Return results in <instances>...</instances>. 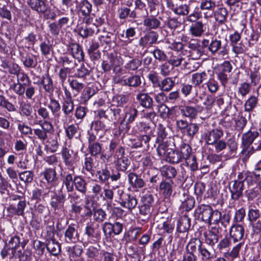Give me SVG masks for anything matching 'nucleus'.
<instances>
[{"mask_svg":"<svg viewBox=\"0 0 261 261\" xmlns=\"http://www.w3.org/2000/svg\"><path fill=\"white\" fill-rule=\"evenodd\" d=\"M244 228L241 224H236L231 226L229 231L230 238L233 244H237L229 253V255L231 257H237L244 245Z\"/></svg>","mask_w":261,"mask_h":261,"instance_id":"1","label":"nucleus"},{"mask_svg":"<svg viewBox=\"0 0 261 261\" xmlns=\"http://www.w3.org/2000/svg\"><path fill=\"white\" fill-rule=\"evenodd\" d=\"M198 102L197 99L193 101L189 100L187 105L179 107L180 114L184 117L193 119L196 118L199 113H201L203 110V107L200 105L193 106L192 103H196Z\"/></svg>","mask_w":261,"mask_h":261,"instance_id":"2","label":"nucleus"},{"mask_svg":"<svg viewBox=\"0 0 261 261\" xmlns=\"http://www.w3.org/2000/svg\"><path fill=\"white\" fill-rule=\"evenodd\" d=\"M54 133V127L53 124L48 121L44 120L40 124V128L34 129V133L37 138L44 142L48 138L47 135Z\"/></svg>","mask_w":261,"mask_h":261,"instance_id":"3","label":"nucleus"},{"mask_svg":"<svg viewBox=\"0 0 261 261\" xmlns=\"http://www.w3.org/2000/svg\"><path fill=\"white\" fill-rule=\"evenodd\" d=\"M204 48H207L212 55L215 56L222 48V41L216 37H212L211 40L204 39L201 42Z\"/></svg>","mask_w":261,"mask_h":261,"instance_id":"4","label":"nucleus"},{"mask_svg":"<svg viewBox=\"0 0 261 261\" xmlns=\"http://www.w3.org/2000/svg\"><path fill=\"white\" fill-rule=\"evenodd\" d=\"M244 184L243 180H234L231 181L229 185V190L231 193V199L238 200L243 196Z\"/></svg>","mask_w":261,"mask_h":261,"instance_id":"5","label":"nucleus"},{"mask_svg":"<svg viewBox=\"0 0 261 261\" xmlns=\"http://www.w3.org/2000/svg\"><path fill=\"white\" fill-rule=\"evenodd\" d=\"M232 65L230 62L224 61L219 67V71L217 73V76L221 84L225 87L228 82V74L231 71Z\"/></svg>","mask_w":261,"mask_h":261,"instance_id":"6","label":"nucleus"},{"mask_svg":"<svg viewBox=\"0 0 261 261\" xmlns=\"http://www.w3.org/2000/svg\"><path fill=\"white\" fill-rule=\"evenodd\" d=\"M176 187L174 182L171 179H165L161 181L159 186V190L164 198L169 199Z\"/></svg>","mask_w":261,"mask_h":261,"instance_id":"7","label":"nucleus"},{"mask_svg":"<svg viewBox=\"0 0 261 261\" xmlns=\"http://www.w3.org/2000/svg\"><path fill=\"white\" fill-rule=\"evenodd\" d=\"M223 136V132L219 129H212L203 134V138L207 145H213Z\"/></svg>","mask_w":261,"mask_h":261,"instance_id":"8","label":"nucleus"},{"mask_svg":"<svg viewBox=\"0 0 261 261\" xmlns=\"http://www.w3.org/2000/svg\"><path fill=\"white\" fill-rule=\"evenodd\" d=\"M212 211L213 209L211 206L202 204L196 208L195 211V215H197L198 219H201L203 222L210 223Z\"/></svg>","mask_w":261,"mask_h":261,"instance_id":"9","label":"nucleus"},{"mask_svg":"<svg viewBox=\"0 0 261 261\" xmlns=\"http://www.w3.org/2000/svg\"><path fill=\"white\" fill-rule=\"evenodd\" d=\"M85 234L94 240L101 239V230L98 224L94 222L89 223L85 227Z\"/></svg>","mask_w":261,"mask_h":261,"instance_id":"10","label":"nucleus"},{"mask_svg":"<svg viewBox=\"0 0 261 261\" xmlns=\"http://www.w3.org/2000/svg\"><path fill=\"white\" fill-rule=\"evenodd\" d=\"M128 182L130 187L138 191L146 185L145 181L136 173L131 172L127 174Z\"/></svg>","mask_w":261,"mask_h":261,"instance_id":"11","label":"nucleus"},{"mask_svg":"<svg viewBox=\"0 0 261 261\" xmlns=\"http://www.w3.org/2000/svg\"><path fill=\"white\" fill-rule=\"evenodd\" d=\"M80 234L74 224L68 226L64 232L65 241L67 243H75L79 240Z\"/></svg>","mask_w":261,"mask_h":261,"instance_id":"12","label":"nucleus"},{"mask_svg":"<svg viewBox=\"0 0 261 261\" xmlns=\"http://www.w3.org/2000/svg\"><path fill=\"white\" fill-rule=\"evenodd\" d=\"M188 47L190 49L191 56L194 59H199L204 54V47L200 45L197 40H190L188 43Z\"/></svg>","mask_w":261,"mask_h":261,"instance_id":"13","label":"nucleus"},{"mask_svg":"<svg viewBox=\"0 0 261 261\" xmlns=\"http://www.w3.org/2000/svg\"><path fill=\"white\" fill-rule=\"evenodd\" d=\"M67 50L73 58L78 61H82L84 59V54L82 46L76 43H70L67 45Z\"/></svg>","mask_w":261,"mask_h":261,"instance_id":"14","label":"nucleus"},{"mask_svg":"<svg viewBox=\"0 0 261 261\" xmlns=\"http://www.w3.org/2000/svg\"><path fill=\"white\" fill-rule=\"evenodd\" d=\"M136 99L140 106L142 107L151 109L153 107V99L147 93L140 92L136 95Z\"/></svg>","mask_w":261,"mask_h":261,"instance_id":"15","label":"nucleus"},{"mask_svg":"<svg viewBox=\"0 0 261 261\" xmlns=\"http://www.w3.org/2000/svg\"><path fill=\"white\" fill-rule=\"evenodd\" d=\"M118 17L120 19H125L127 18L135 19L138 17L136 9H131L129 7L123 6L118 10Z\"/></svg>","mask_w":261,"mask_h":261,"instance_id":"16","label":"nucleus"},{"mask_svg":"<svg viewBox=\"0 0 261 261\" xmlns=\"http://www.w3.org/2000/svg\"><path fill=\"white\" fill-rule=\"evenodd\" d=\"M119 204L128 210V212H132L135 209L138 204V200L136 196L128 193L124 199L120 201Z\"/></svg>","mask_w":261,"mask_h":261,"instance_id":"17","label":"nucleus"},{"mask_svg":"<svg viewBox=\"0 0 261 261\" xmlns=\"http://www.w3.org/2000/svg\"><path fill=\"white\" fill-rule=\"evenodd\" d=\"M215 20L219 24H224L227 20L228 11L224 7L221 6L213 11Z\"/></svg>","mask_w":261,"mask_h":261,"instance_id":"18","label":"nucleus"},{"mask_svg":"<svg viewBox=\"0 0 261 261\" xmlns=\"http://www.w3.org/2000/svg\"><path fill=\"white\" fill-rule=\"evenodd\" d=\"M45 148L51 152H55L57 151L59 143L58 141V137L53 134L49 136L45 142Z\"/></svg>","mask_w":261,"mask_h":261,"instance_id":"19","label":"nucleus"},{"mask_svg":"<svg viewBox=\"0 0 261 261\" xmlns=\"http://www.w3.org/2000/svg\"><path fill=\"white\" fill-rule=\"evenodd\" d=\"M28 4L33 10L39 13H44L48 9L45 0H29Z\"/></svg>","mask_w":261,"mask_h":261,"instance_id":"20","label":"nucleus"},{"mask_svg":"<svg viewBox=\"0 0 261 261\" xmlns=\"http://www.w3.org/2000/svg\"><path fill=\"white\" fill-rule=\"evenodd\" d=\"M191 226V219L187 215L180 217L177 224L176 230L178 232H187Z\"/></svg>","mask_w":261,"mask_h":261,"instance_id":"21","label":"nucleus"},{"mask_svg":"<svg viewBox=\"0 0 261 261\" xmlns=\"http://www.w3.org/2000/svg\"><path fill=\"white\" fill-rule=\"evenodd\" d=\"M48 184H53L58 180L57 173L55 168H47L40 173Z\"/></svg>","mask_w":261,"mask_h":261,"instance_id":"22","label":"nucleus"},{"mask_svg":"<svg viewBox=\"0 0 261 261\" xmlns=\"http://www.w3.org/2000/svg\"><path fill=\"white\" fill-rule=\"evenodd\" d=\"M46 247L50 254L55 256H58L61 251V245L55 239L47 240Z\"/></svg>","mask_w":261,"mask_h":261,"instance_id":"23","label":"nucleus"},{"mask_svg":"<svg viewBox=\"0 0 261 261\" xmlns=\"http://www.w3.org/2000/svg\"><path fill=\"white\" fill-rule=\"evenodd\" d=\"M121 109L112 105L107 110V118L112 121H118L121 118Z\"/></svg>","mask_w":261,"mask_h":261,"instance_id":"24","label":"nucleus"},{"mask_svg":"<svg viewBox=\"0 0 261 261\" xmlns=\"http://www.w3.org/2000/svg\"><path fill=\"white\" fill-rule=\"evenodd\" d=\"M259 133L257 131L249 130L242 135V144L248 147L252 144L254 140L258 137Z\"/></svg>","mask_w":261,"mask_h":261,"instance_id":"25","label":"nucleus"},{"mask_svg":"<svg viewBox=\"0 0 261 261\" xmlns=\"http://www.w3.org/2000/svg\"><path fill=\"white\" fill-rule=\"evenodd\" d=\"M155 14L146 17L143 20V25L149 29H156L161 25V21L156 17Z\"/></svg>","mask_w":261,"mask_h":261,"instance_id":"26","label":"nucleus"},{"mask_svg":"<svg viewBox=\"0 0 261 261\" xmlns=\"http://www.w3.org/2000/svg\"><path fill=\"white\" fill-rule=\"evenodd\" d=\"M26 201L24 199L20 200L15 207L12 205H9L8 211L14 215L23 216L24 214V210L26 207Z\"/></svg>","mask_w":261,"mask_h":261,"instance_id":"27","label":"nucleus"},{"mask_svg":"<svg viewBox=\"0 0 261 261\" xmlns=\"http://www.w3.org/2000/svg\"><path fill=\"white\" fill-rule=\"evenodd\" d=\"M174 146L173 142L162 141L156 149L158 154L160 156H165L169 152V150H172L174 149L173 148Z\"/></svg>","mask_w":261,"mask_h":261,"instance_id":"28","label":"nucleus"},{"mask_svg":"<svg viewBox=\"0 0 261 261\" xmlns=\"http://www.w3.org/2000/svg\"><path fill=\"white\" fill-rule=\"evenodd\" d=\"M204 27V25L202 21H198L191 25L189 31L193 36L200 37L205 31Z\"/></svg>","mask_w":261,"mask_h":261,"instance_id":"29","label":"nucleus"},{"mask_svg":"<svg viewBox=\"0 0 261 261\" xmlns=\"http://www.w3.org/2000/svg\"><path fill=\"white\" fill-rule=\"evenodd\" d=\"M139 112L135 105H132L125 112V117L123 121L126 120V123H133L138 115Z\"/></svg>","mask_w":261,"mask_h":261,"instance_id":"30","label":"nucleus"},{"mask_svg":"<svg viewBox=\"0 0 261 261\" xmlns=\"http://www.w3.org/2000/svg\"><path fill=\"white\" fill-rule=\"evenodd\" d=\"M258 99L257 97L252 95L245 102L244 104V111L248 112V117H251L250 112L255 109L258 104Z\"/></svg>","mask_w":261,"mask_h":261,"instance_id":"31","label":"nucleus"},{"mask_svg":"<svg viewBox=\"0 0 261 261\" xmlns=\"http://www.w3.org/2000/svg\"><path fill=\"white\" fill-rule=\"evenodd\" d=\"M98 29L95 24H88L84 27H82L79 30L80 35L84 38L92 36L95 32L97 33Z\"/></svg>","mask_w":261,"mask_h":261,"instance_id":"32","label":"nucleus"},{"mask_svg":"<svg viewBox=\"0 0 261 261\" xmlns=\"http://www.w3.org/2000/svg\"><path fill=\"white\" fill-rule=\"evenodd\" d=\"M41 84L43 85V88L46 92L51 94L54 92L53 81L49 74H47L42 76Z\"/></svg>","mask_w":261,"mask_h":261,"instance_id":"33","label":"nucleus"},{"mask_svg":"<svg viewBox=\"0 0 261 261\" xmlns=\"http://www.w3.org/2000/svg\"><path fill=\"white\" fill-rule=\"evenodd\" d=\"M76 190L80 193L85 194L87 192V183L85 180L80 176H74V185Z\"/></svg>","mask_w":261,"mask_h":261,"instance_id":"34","label":"nucleus"},{"mask_svg":"<svg viewBox=\"0 0 261 261\" xmlns=\"http://www.w3.org/2000/svg\"><path fill=\"white\" fill-rule=\"evenodd\" d=\"M61 108L65 116H71L74 109V100H63Z\"/></svg>","mask_w":261,"mask_h":261,"instance_id":"35","label":"nucleus"},{"mask_svg":"<svg viewBox=\"0 0 261 261\" xmlns=\"http://www.w3.org/2000/svg\"><path fill=\"white\" fill-rule=\"evenodd\" d=\"M39 47L41 54L46 57L49 56L53 50V45L47 38H45L43 41L40 43Z\"/></svg>","mask_w":261,"mask_h":261,"instance_id":"36","label":"nucleus"},{"mask_svg":"<svg viewBox=\"0 0 261 261\" xmlns=\"http://www.w3.org/2000/svg\"><path fill=\"white\" fill-rule=\"evenodd\" d=\"M65 196L55 195L51 197L50 204L51 207L55 210L61 208L63 205L64 202Z\"/></svg>","mask_w":261,"mask_h":261,"instance_id":"37","label":"nucleus"},{"mask_svg":"<svg viewBox=\"0 0 261 261\" xmlns=\"http://www.w3.org/2000/svg\"><path fill=\"white\" fill-rule=\"evenodd\" d=\"M161 174L167 178L172 179L175 178L177 175L176 169L171 166L165 165L161 169Z\"/></svg>","mask_w":261,"mask_h":261,"instance_id":"38","label":"nucleus"},{"mask_svg":"<svg viewBox=\"0 0 261 261\" xmlns=\"http://www.w3.org/2000/svg\"><path fill=\"white\" fill-rule=\"evenodd\" d=\"M96 90L94 87H87L84 89L80 100L81 102L86 103L87 101L95 94Z\"/></svg>","mask_w":261,"mask_h":261,"instance_id":"39","label":"nucleus"},{"mask_svg":"<svg viewBox=\"0 0 261 261\" xmlns=\"http://www.w3.org/2000/svg\"><path fill=\"white\" fill-rule=\"evenodd\" d=\"M64 162L68 167L73 168L74 160L72 159L70 150L66 147H63L61 152Z\"/></svg>","mask_w":261,"mask_h":261,"instance_id":"40","label":"nucleus"},{"mask_svg":"<svg viewBox=\"0 0 261 261\" xmlns=\"http://www.w3.org/2000/svg\"><path fill=\"white\" fill-rule=\"evenodd\" d=\"M125 82V86L133 88L139 87L142 83L140 76L137 74L126 77Z\"/></svg>","mask_w":261,"mask_h":261,"instance_id":"41","label":"nucleus"},{"mask_svg":"<svg viewBox=\"0 0 261 261\" xmlns=\"http://www.w3.org/2000/svg\"><path fill=\"white\" fill-rule=\"evenodd\" d=\"M92 5L87 0L82 1L80 5V11L83 16L89 17L92 11Z\"/></svg>","mask_w":261,"mask_h":261,"instance_id":"42","label":"nucleus"},{"mask_svg":"<svg viewBox=\"0 0 261 261\" xmlns=\"http://www.w3.org/2000/svg\"><path fill=\"white\" fill-rule=\"evenodd\" d=\"M73 174L68 173L63 178L62 182L66 187L67 192H72L74 190V177H73Z\"/></svg>","mask_w":261,"mask_h":261,"instance_id":"43","label":"nucleus"},{"mask_svg":"<svg viewBox=\"0 0 261 261\" xmlns=\"http://www.w3.org/2000/svg\"><path fill=\"white\" fill-rule=\"evenodd\" d=\"M27 83H21L17 82L14 83L10 86V89H12L14 92L19 96H23L25 92V89L27 86Z\"/></svg>","mask_w":261,"mask_h":261,"instance_id":"44","label":"nucleus"},{"mask_svg":"<svg viewBox=\"0 0 261 261\" xmlns=\"http://www.w3.org/2000/svg\"><path fill=\"white\" fill-rule=\"evenodd\" d=\"M130 164V161L128 156L116 159V166L119 171H125Z\"/></svg>","mask_w":261,"mask_h":261,"instance_id":"45","label":"nucleus"},{"mask_svg":"<svg viewBox=\"0 0 261 261\" xmlns=\"http://www.w3.org/2000/svg\"><path fill=\"white\" fill-rule=\"evenodd\" d=\"M201 247V243L200 240L197 239H193L191 240L190 242L187 244L186 247V253H193L196 252L198 248Z\"/></svg>","mask_w":261,"mask_h":261,"instance_id":"46","label":"nucleus"},{"mask_svg":"<svg viewBox=\"0 0 261 261\" xmlns=\"http://www.w3.org/2000/svg\"><path fill=\"white\" fill-rule=\"evenodd\" d=\"M51 113L56 115L61 110V106L59 101L53 97H49V102L47 106Z\"/></svg>","mask_w":261,"mask_h":261,"instance_id":"47","label":"nucleus"},{"mask_svg":"<svg viewBox=\"0 0 261 261\" xmlns=\"http://www.w3.org/2000/svg\"><path fill=\"white\" fill-rule=\"evenodd\" d=\"M185 199L182 201L181 207L186 211L191 210L195 205V199L191 196L184 195Z\"/></svg>","mask_w":261,"mask_h":261,"instance_id":"48","label":"nucleus"},{"mask_svg":"<svg viewBox=\"0 0 261 261\" xmlns=\"http://www.w3.org/2000/svg\"><path fill=\"white\" fill-rule=\"evenodd\" d=\"M207 73L204 72H197L192 75L191 82L195 86H198L206 79Z\"/></svg>","mask_w":261,"mask_h":261,"instance_id":"49","label":"nucleus"},{"mask_svg":"<svg viewBox=\"0 0 261 261\" xmlns=\"http://www.w3.org/2000/svg\"><path fill=\"white\" fill-rule=\"evenodd\" d=\"M116 190V188L114 187H113L112 189L109 188L103 189V193L100 194L99 198L111 202L114 198V190Z\"/></svg>","mask_w":261,"mask_h":261,"instance_id":"50","label":"nucleus"},{"mask_svg":"<svg viewBox=\"0 0 261 261\" xmlns=\"http://www.w3.org/2000/svg\"><path fill=\"white\" fill-rule=\"evenodd\" d=\"M96 176L101 183H106L111 177L110 171L107 168H102L96 172Z\"/></svg>","mask_w":261,"mask_h":261,"instance_id":"51","label":"nucleus"},{"mask_svg":"<svg viewBox=\"0 0 261 261\" xmlns=\"http://www.w3.org/2000/svg\"><path fill=\"white\" fill-rule=\"evenodd\" d=\"M167 161L171 164H175L179 163L181 158L179 152L173 149L172 150H169L168 154L166 155Z\"/></svg>","mask_w":261,"mask_h":261,"instance_id":"52","label":"nucleus"},{"mask_svg":"<svg viewBox=\"0 0 261 261\" xmlns=\"http://www.w3.org/2000/svg\"><path fill=\"white\" fill-rule=\"evenodd\" d=\"M248 181H251L256 184H261V168H257L254 171L247 176Z\"/></svg>","mask_w":261,"mask_h":261,"instance_id":"53","label":"nucleus"},{"mask_svg":"<svg viewBox=\"0 0 261 261\" xmlns=\"http://www.w3.org/2000/svg\"><path fill=\"white\" fill-rule=\"evenodd\" d=\"M88 150L89 153L94 156H98L101 154L102 151V146L98 142L92 143L88 144Z\"/></svg>","mask_w":261,"mask_h":261,"instance_id":"54","label":"nucleus"},{"mask_svg":"<svg viewBox=\"0 0 261 261\" xmlns=\"http://www.w3.org/2000/svg\"><path fill=\"white\" fill-rule=\"evenodd\" d=\"M247 115L240 113L238 119L235 122V127L237 130L242 131L247 123Z\"/></svg>","mask_w":261,"mask_h":261,"instance_id":"55","label":"nucleus"},{"mask_svg":"<svg viewBox=\"0 0 261 261\" xmlns=\"http://www.w3.org/2000/svg\"><path fill=\"white\" fill-rule=\"evenodd\" d=\"M174 86V82L170 77L164 79L159 84L160 88L165 91H170Z\"/></svg>","mask_w":261,"mask_h":261,"instance_id":"56","label":"nucleus"},{"mask_svg":"<svg viewBox=\"0 0 261 261\" xmlns=\"http://www.w3.org/2000/svg\"><path fill=\"white\" fill-rule=\"evenodd\" d=\"M19 111L23 116L30 117L33 113V108L30 103L21 102L19 106Z\"/></svg>","mask_w":261,"mask_h":261,"instance_id":"57","label":"nucleus"},{"mask_svg":"<svg viewBox=\"0 0 261 261\" xmlns=\"http://www.w3.org/2000/svg\"><path fill=\"white\" fill-rule=\"evenodd\" d=\"M107 214L101 208H93V219L97 222H102L106 219Z\"/></svg>","mask_w":261,"mask_h":261,"instance_id":"58","label":"nucleus"},{"mask_svg":"<svg viewBox=\"0 0 261 261\" xmlns=\"http://www.w3.org/2000/svg\"><path fill=\"white\" fill-rule=\"evenodd\" d=\"M216 7V3L212 0H201L200 8L202 10L214 11Z\"/></svg>","mask_w":261,"mask_h":261,"instance_id":"59","label":"nucleus"},{"mask_svg":"<svg viewBox=\"0 0 261 261\" xmlns=\"http://www.w3.org/2000/svg\"><path fill=\"white\" fill-rule=\"evenodd\" d=\"M251 89L250 84L247 82H244L239 85L238 89V94L241 95L243 98L248 94Z\"/></svg>","mask_w":261,"mask_h":261,"instance_id":"60","label":"nucleus"},{"mask_svg":"<svg viewBox=\"0 0 261 261\" xmlns=\"http://www.w3.org/2000/svg\"><path fill=\"white\" fill-rule=\"evenodd\" d=\"M142 62L139 59H133L129 61L124 65V68L128 71H135L141 66Z\"/></svg>","mask_w":261,"mask_h":261,"instance_id":"61","label":"nucleus"},{"mask_svg":"<svg viewBox=\"0 0 261 261\" xmlns=\"http://www.w3.org/2000/svg\"><path fill=\"white\" fill-rule=\"evenodd\" d=\"M34 173L32 171H24L19 173V178L20 180L25 184L31 183L34 178Z\"/></svg>","mask_w":261,"mask_h":261,"instance_id":"62","label":"nucleus"},{"mask_svg":"<svg viewBox=\"0 0 261 261\" xmlns=\"http://www.w3.org/2000/svg\"><path fill=\"white\" fill-rule=\"evenodd\" d=\"M190 10L189 4H181L177 6L175 14L178 15L187 16Z\"/></svg>","mask_w":261,"mask_h":261,"instance_id":"63","label":"nucleus"},{"mask_svg":"<svg viewBox=\"0 0 261 261\" xmlns=\"http://www.w3.org/2000/svg\"><path fill=\"white\" fill-rule=\"evenodd\" d=\"M157 130L156 142H161L166 138L168 135L167 128L164 125L159 124L157 127Z\"/></svg>","mask_w":261,"mask_h":261,"instance_id":"64","label":"nucleus"}]
</instances>
